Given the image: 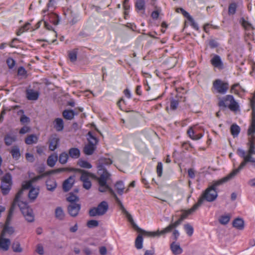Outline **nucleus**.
<instances>
[{
    "instance_id": "obj_1",
    "label": "nucleus",
    "mask_w": 255,
    "mask_h": 255,
    "mask_svg": "<svg viewBox=\"0 0 255 255\" xmlns=\"http://www.w3.org/2000/svg\"><path fill=\"white\" fill-rule=\"evenodd\" d=\"M14 204V208L17 205L25 219L29 222L34 221V216L32 210L28 207V203L24 201L22 198V190H19L16 193L14 200L11 205Z\"/></svg>"
},
{
    "instance_id": "obj_2",
    "label": "nucleus",
    "mask_w": 255,
    "mask_h": 255,
    "mask_svg": "<svg viewBox=\"0 0 255 255\" xmlns=\"http://www.w3.org/2000/svg\"><path fill=\"white\" fill-rule=\"evenodd\" d=\"M248 146L249 149L247 154L246 151L241 148H238L237 150V154L244 159L238 167L240 170L245 167L248 161H255L253 159V155H255V143L248 145Z\"/></svg>"
},
{
    "instance_id": "obj_3",
    "label": "nucleus",
    "mask_w": 255,
    "mask_h": 255,
    "mask_svg": "<svg viewBox=\"0 0 255 255\" xmlns=\"http://www.w3.org/2000/svg\"><path fill=\"white\" fill-rule=\"evenodd\" d=\"M218 197V192L216 189L212 187H208L203 192L201 195L198 199L196 204L199 207L203 204L204 201L209 202L214 201Z\"/></svg>"
},
{
    "instance_id": "obj_4",
    "label": "nucleus",
    "mask_w": 255,
    "mask_h": 255,
    "mask_svg": "<svg viewBox=\"0 0 255 255\" xmlns=\"http://www.w3.org/2000/svg\"><path fill=\"white\" fill-rule=\"evenodd\" d=\"M220 107H228L233 112H236L239 109L238 103L236 101L232 95H228L220 100L219 102Z\"/></svg>"
},
{
    "instance_id": "obj_5",
    "label": "nucleus",
    "mask_w": 255,
    "mask_h": 255,
    "mask_svg": "<svg viewBox=\"0 0 255 255\" xmlns=\"http://www.w3.org/2000/svg\"><path fill=\"white\" fill-rule=\"evenodd\" d=\"M74 172L81 174L80 180L83 182V187L86 190L90 189L92 186L90 178H94L95 176L93 173L81 169L75 168Z\"/></svg>"
},
{
    "instance_id": "obj_6",
    "label": "nucleus",
    "mask_w": 255,
    "mask_h": 255,
    "mask_svg": "<svg viewBox=\"0 0 255 255\" xmlns=\"http://www.w3.org/2000/svg\"><path fill=\"white\" fill-rule=\"evenodd\" d=\"M109 205L107 202L103 201L97 207L90 209L89 211V215L90 217L103 216L107 213Z\"/></svg>"
},
{
    "instance_id": "obj_7",
    "label": "nucleus",
    "mask_w": 255,
    "mask_h": 255,
    "mask_svg": "<svg viewBox=\"0 0 255 255\" xmlns=\"http://www.w3.org/2000/svg\"><path fill=\"white\" fill-rule=\"evenodd\" d=\"M14 204L11 205L9 209L8 214L7 215L6 221L5 222L3 228L0 233L2 236H5L6 234L11 235L14 232V228L10 226V223L14 210Z\"/></svg>"
},
{
    "instance_id": "obj_8",
    "label": "nucleus",
    "mask_w": 255,
    "mask_h": 255,
    "mask_svg": "<svg viewBox=\"0 0 255 255\" xmlns=\"http://www.w3.org/2000/svg\"><path fill=\"white\" fill-rule=\"evenodd\" d=\"M174 228L172 224H170L167 227L163 229L161 231L157 230L156 232H147L144 231L139 228V230H136L137 231L141 233L144 235L148 237H159L162 235H164L165 234L170 233Z\"/></svg>"
},
{
    "instance_id": "obj_9",
    "label": "nucleus",
    "mask_w": 255,
    "mask_h": 255,
    "mask_svg": "<svg viewBox=\"0 0 255 255\" xmlns=\"http://www.w3.org/2000/svg\"><path fill=\"white\" fill-rule=\"evenodd\" d=\"M12 178L9 173L5 174L1 179L0 189L3 195H7L11 189Z\"/></svg>"
},
{
    "instance_id": "obj_10",
    "label": "nucleus",
    "mask_w": 255,
    "mask_h": 255,
    "mask_svg": "<svg viewBox=\"0 0 255 255\" xmlns=\"http://www.w3.org/2000/svg\"><path fill=\"white\" fill-rule=\"evenodd\" d=\"M240 170L238 168L233 170L228 175L224 177L223 178L214 181L212 185H211V187H212L214 189H216L217 187L222 185L223 184L228 182V181L232 179L235 176L240 172Z\"/></svg>"
},
{
    "instance_id": "obj_11",
    "label": "nucleus",
    "mask_w": 255,
    "mask_h": 255,
    "mask_svg": "<svg viewBox=\"0 0 255 255\" xmlns=\"http://www.w3.org/2000/svg\"><path fill=\"white\" fill-rule=\"evenodd\" d=\"M255 93L253 99L251 100V106L252 109V121L248 130V135H254L255 133Z\"/></svg>"
},
{
    "instance_id": "obj_12",
    "label": "nucleus",
    "mask_w": 255,
    "mask_h": 255,
    "mask_svg": "<svg viewBox=\"0 0 255 255\" xmlns=\"http://www.w3.org/2000/svg\"><path fill=\"white\" fill-rule=\"evenodd\" d=\"M213 85L217 92L221 94H226L229 89V83L224 82L220 79H217L214 81Z\"/></svg>"
},
{
    "instance_id": "obj_13",
    "label": "nucleus",
    "mask_w": 255,
    "mask_h": 255,
    "mask_svg": "<svg viewBox=\"0 0 255 255\" xmlns=\"http://www.w3.org/2000/svg\"><path fill=\"white\" fill-rule=\"evenodd\" d=\"M114 198L116 202L120 206L121 209L122 210L123 213L126 216L128 222L130 223L133 228H134L135 230H139V228L134 223L131 215L125 208L122 202L118 197V196H116Z\"/></svg>"
},
{
    "instance_id": "obj_14",
    "label": "nucleus",
    "mask_w": 255,
    "mask_h": 255,
    "mask_svg": "<svg viewBox=\"0 0 255 255\" xmlns=\"http://www.w3.org/2000/svg\"><path fill=\"white\" fill-rule=\"evenodd\" d=\"M210 62L214 67L219 70H223L224 68V63L220 56L218 55H213V57L210 60Z\"/></svg>"
},
{
    "instance_id": "obj_15",
    "label": "nucleus",
    "mask_w": 255,
    "mask_h": 255,
    "mask_svg": "<svg viewBox=\"0 0 255 255\" xmlns=\"http://www.w3.org/2000/svg\"><path fill=\"white\" fill-rule=\"evenodd\" d=\"M60 139L57 134H52L49 138V149L51 151H54L59 144Z\"/></svg>"
},
{
    "instance_id": "obj_16",
    "label": "nucleus",
    "mask_w": 255,
    "mask_h": 255,
    "mask_svg": "<svg viewBox=\"0 0 255 255\" xmlns=\"http://www.w3.org/2000/svg\"><path fill=\"white\" fill-rule=\"evenodd\" d=\"M113 161L111 159L106 157H101L98 160L97 168L98 171L100 172L102 170H107L105 166H109L112 164Z\"/></svg>"
},
{
    "instance_id": "obj_17",
    "label": "nucleus",
    "mask_w": 255,
    "mask_h": 255,
    "mask_svg": "<svg viewBox=\"0 0 255 255\" xmlns=\"http://www.w3.org/2000/svg\"><path fill=\"white\" fill-rule=\"evenodd\" d=\"M98 173L100 174V176L98 178L99 184L105 185L106 184H107V181L110 179V173L108 172L107 170H102L100 172L98 171Z\"/></svg>"
},
{
    "instance_id": "obj_18",
    "label": "nucleus",
    "mask_w": 255,
    "mask_h": 255,
    "mask_svg": "<svg viewBox=\"0 0 255 255\" xmlns=\"http://www.w3.org/2000/svg\"><path fill=\"white\" fill-rule=\"evenodd\" d=\"M81 209V205L77 203H70L68 206V211L70 216L76 217Z\"/></svg>"
},
{
    "instance_id": "obj_19",
    "label": "nucleus",
    "mask_w": 255,
    "mask_h": 255,
    "mask_svg": "<svg viewBox=\"0 0 255 255\" xmlns=\"http://www.w3.org/2000/svg\"><path fill=\"white\" fill-rule=\"evenodd\" d=\"M75 175L70 176L63 182L62 187L64 192H67L71 189L75 183Z\"/></svg>"
},
{
    "instance_id": "obj_20",
    "label": "nucleus",
    "mask_w": 255,
    "mask_h": 255,
    "mask_svg": "<svg viewBox=\"0 0 255 255\" xmlns=\"http://www.w3.org/2000/svg\"><path fill=\"white\" fill-rule=\"evenodd\" d=\"M5 236L0 235V249L3 251H7L9 248L11 244L10 240L4 238Z\"/></svg>"
},
{
    "instance_id": "obj_21",
    "label": "nucleus",
    "mask_w": 255,
    "mask_h": 255,
    "mask_svg": "<svg viewBox=\"0 0 255 255\" xmlns=\"http://www.w3.org/2000/svg\"><path fill=\"white\" fill-rule=\"evenodd\" d=\"M3 140L6 146H10L17 140V136L12 133H8L4 135Z\"/></svg>"
},
{
    "instance_id": "obj_22",
    "label": "nucleus",
    "mask_w": 255,
    "mask_h": 255,
    "mask_svg": "<svg viewBox=\"0 0 255 255\" xmlns=\"http://www.w3.org/2000/svg\"><path fill=\"white\" fill-rule=\"evenodd\" d=\"M26 98L28 100L36 101L39 96V93L33 89H27L26 90Z\"/></svg>"
},
{
    "instance_id": "obj_23",
    "label": "nucleus",
    "mask_w": 255,
    "mask_h": 255,
    "mask_svg": "<svg viewBox=\"0 0 255 255\" xmlns=\"http://www.w3.org/2000/svg\"><path fill=\"white\" fill-rule=\"evenodd\" d=\"M195 128V126L194 127H190L187 130V134L191 138L192 140H197L201 138L203 136V134L202 133L195 134L196 133L195 130H194L193 128Z\"/></svg>"
},
{
    "instance_id": "obj_24",
    "label": "nucleus",
    "mask_w": 255,
    "mask_h": 255,
    "mask_svg": "<svg viewBox=\"0 0 255 255\" xmlns=\"http://www.w3.org/2000/svg\"><path fill=\"white\" fill-rule=\"evenodd\" d=\"M199 206L196 204H195L193 207L188 210H182L183 212L180 217L183 219H186L189 215L195 212L196 210L198 209Z\"/></svg>"
},
{
    "instance_id": "obj_25",
    "label": "nucleus",
    "mask_w": 255,
    "mask_h": 255,
    "mask_svg": "<svg viewBox=\"0 0 255 255\" xmlns=\"http://www.w3.org/2000/svg\"><path fill=\"white\" fill-rule=\"evenodd\" d=\"M170 249L172 253L175 255L181 254L183 252V250L179 244L176 243L175 242H173L170 245Z\"/></svg>"
},
{
    "instance_id": "obj_26",
    "label": "nucleus",
    "mask_w": 255,
    "mask_h": 255,
    "mask_svg": "<svg viewBox=\"0 0 255 255\" xmlns=\"http://www.w3.org/2000/svg\"><path fill=\"white\" fill-rule=\"evenodd\" d=\"M96 149V146L92 144H89L85 145L83 148V152L86 155H92Z\"/></svg>"
},
{
    "instance_id": "obj_27",
    "label": "nucleus",
    "mask_w": 255,
    "mask_h": 255,
    "mask_svg": "<svg viewBox=\"0 0 255 255\" xmlns=\"http://www.w3.org/2000/svg\"><path fill=\"white\" fill-rule=\"evenodd\" d=\"M10 153L13 159L18 160L20 157V149L17 145H14L12 147Z\"/></svg>"
},
{
    "instance_id": "obj_28",
    "label": "nucleus",
    "mask_w": 255,
    "mask_h": 255,
    "mask_svg": "<svg viewBox=\"0 0 255 255\" xmlns=\"http://www.w3.org/2000/svg\"><path fill=\"white\" fill-rule=\"evenodd\" d=\"M68 155L72 158L77 159L80 156V151L78 148L72 147L69 149Z\"/></svg>"
},
{
    "instance_id": "obj_29",
    "label": "nucleus",
    "mask_w": 255,
    "mask_h": 255,
    "mask_svg": "<svg viewBox=\"0 0 255 255\" xmlns=\"http://www.w3.org/2000/svg\"><path fill=\"white\" fill-rule=\"evenodd\" d=\"M38 137L34 134H31L25 138L24 141L26 144L30 145L37 142Z\"/></svg>"
},
{
    "instance_id": "obj_30",
    "label": "nucleus",
    "mask_w": 255,
    "mask_h": 255,
    "mask_svg": "<svg viewBox=\"0 0 255 255\" xmlns=\"http://www.w3.org/2000/svg\"><path fill=\"white\" fill-rule=\"evenodd\" d=\"M77 114L72 110H65L62 113L63 117L67 120H72L75 115Z\"/></svg>"
},
{
    "instance_id": "obj_31",
    "label": "nucleus",
    "mask_w": 255,
    "mask_h": 255,
    "mask_svg": "<svg viewBox=\"0 0 255 255\" xmlns=\"http://www.w3.org/2000/svg\"><path fill=\"white\" fill-rule=\"evenodd\" d=\"M233 226L239 230H243L244 228V221L241 218H236L233 222Z\"/></svg>"
},
{
    "instance_id": "obj_32",
    "label": "nucleus",
    "mask_w": 255,
    "mask_h": 255,
    "mask_svg": "<svg viewBox=\"0 0 255 255\" xmlns=\"http://www.w3.org/2000/svg\"><path fill=\"white\" fill-rule=\"evenodd\" d=\"M39 193V188L32 187L28 193V197L30 200H34Z\"/></svg>"
},
{
    "instance_id": "obj_33",
    "label": "nucleus",
    "mask_w": 255,
    "mask_h": 255,
    "mask_svg": "<svg viewBox=\"0 0 255 255\" xmlns=\"http://www.w3.org/2000/svg\"><path fill=\"white\" fill-rule=\"evenodd\" d=\"M58 160V156L56 154H52L50 155L47 159V165L52 167H53Z\"/></svg>"
},
{
    "instance_id": "obj_34",
    "label": "nucleus",
    "mask_w": 255,
    "mask_h": 255,
    "mask_svg": "<svg viewBox=\"0 0 255 255\" xmlns=\"http://www.w3.org/2000/svg\"><path fill=\"white\" fill-rule=\"evenodd\" d=\"M46 185L48 190L53 191L57 187V183L54 179H49L46 181Z\"/></svg>"
},
{
    "instance_id": "obj_35",
    "label": "nucleus",
    "mask_w": 255,
    "mask_h": 255,
    "mask_svg": "<svg viewBox=\"0 0 255 255\" xmlns=\"http://www.w3.org/2000/svg\"><path fill=\"white\" fill-rule=\"evenodd\" d=\"M87 140L89 144H92L95 146H96L99 140L98 138L95 137L92 133V131H89L87 135Z\"/></svg>"
},
{
    "instance_id": "obj_36",
    "label": "nucleus",
    "mask_w": 255,
    "mask_h": 255,
    "mask_svg": "<svg viewBox=\"0 0 255 255\" xmlns=\"http://www.w3.org/2000/svg\"><path fill=\"white\" fill-rule=\"evenodd\" d=\"M54 128L57 131H62L64 128V122L62 119L56 118L55 120Z\"/></svg>"
},
{
    "instance_id": "obj_37",
    "label": "nucleus",
    "mask_w": 255,
    "mask_h": 255,
    "mask_svg": "<svg viewBox=\"0 0 255 255\" xmlns=\"http://www.w3.org/2000/svg\"><path fill=\"white\" fill-rule=\"evenodd\" d=\"M75 170V168H68V167H63V168H57L56 169H54L49 171H47L48 173H49V175L53 174V173H57L62 172H74V171Z\"/></svg>"
},
{
    "instance_id": "obj_38",
    "label": "nucleus",
    "mask_w": 255,
    "mask_h": 255,
    "mask_svg": "<svg viewBox=\"0 0 255 255\" xmlns=\"http://www.w3.org/2000/svg\"><path fill=\"white\" fill-rule=\"evenodd\" d=\"M240 127L236 124H233L230 128V131L234 137H237L240 132Z\"/></svg>"
},
{
    "instance_id": "obj_39",
    "label": "nucleus",
    "mask_w": 255,
    "mask_h": 255,
    "mask_svg": "<svg viewBox=\"0 0 255 255\" xmlns=\"http://www.w3.org/2000/svg\"><path fill=\"white\" fill-rule=\"evenodd\" d=\"M115 188L119 195H122L124 193L125 189V185L122 181H119L115 184Z\"/></svg>"
},
{
    "instance_id": "obj_40",
    "label": "nucleus",
    "mask_w": 255,
    "mask_h": 255,
    "mask_svg": "<svg viewBox=\"0 0 255 255\" xmlns=\"http://www.w3.org/2000/svg\"><path fill=\"white\" fill-rule=\"evenodd\" d=\"M49 20L54 25H57L59 22V18L57 14L54 13H50L48 14Z\"/></svg>"
},
{
    "instance_id": "obj_41",
    "label": "nucleus",
    "mask_w": 255,
    "mask_h": 255,
    "mask_svg": "<svg viewBox=\"0 0 255 255\" xmlns=\"http://www.w3.org/2000/svg\"><path fill=\"white\" fill-rule=\"evenodd\" d=\"M69 155L66 152L64 151L60 154L59 156V162L62 164H64L67 162L69 158Z\"/></svg>"
},
{
    "instance_id": "obj_42",
    "label": "nucleus",
    "mask_w": 255,
    "mask_h": 255,
    "mask_svg": "<svg viewBox=\"0 0 255 255\" xmlns=\"http://www.w3.org/2000/svg\"><path fill=\"white\" fill-rule=\"evenodd\" d=\"M64 213L62 208L59 207L55 210V217L60 220H63L64 218Z\"/></svg>"
},
{
    "instance_id": "obj_43",
    "label": "nucleus",
    "mask_w": 255,
    "mask_h": 255,
    "mask_svg": "<svg viewBox=\"0 0 255 255\" xmlns=\"http://www.w3.org/2000/svg\"><path fill=\"white\" fill-rule=\"evenodd\" d=\"M143 238L141 235H138L135 241V247L137 250L142 248Z\"/></svg>"
},
{
    "instance_id": "obj_44",
    "label": "nucleus",
    "mask_w": 255,
    "mask_h": 255,
    "mask_svg": "<svg viewBox=\"0 0 255 255\" xmlns=\"http://www.w3.org/2000/svg\"><path fill=\"white\" fill-rule=\"evenodd\" d=\"M231 216L229 214L222 215L220 217L219 222L222 225H226L229 222Z\"/></svg>"
},
{
    "instance_id": "obj_45",
    "label": "nucleus",
    "mask_w": 255,
    "mask_h": 255,
    "mask_svg": "<svg viewBox=\"0 0 255 255\" xmlns=\"http://www.w3.org/2000/svg\"><path fill=\"white\" fill-rule=\"evenodd\" d=\"M145 4V0H136L135 2V6L138 10H144Z\"/></svg>"
},
{
    "instance_id": "obj_46",
    "label": "nucleus",
    "mask_w": 255,
    "mask_h": 255,
    "mask_svg": "<svg viewBox=\"0 0 255 255\" xmlns=\"http://www.w3.org/2000/svg\"><path fill=\"white\" fill-rule=\"evenodd\" d=\"M79 200V197L74 195L72 192L70 193L69 196L67 198V200L70 203H76Z\"/></svg>"
},
{
    "instance_id": "obj_47",
    "label": "nucleus",
    "mask_w": 255,
    "mask_h": 255,
    "mask_svg": "<svg viewBox=\"0 0 255 255\" xmlns=\"http://www.w3.org/2000/svg\"><path fill=\"white\" fill-rule=\"evenodd\" d=\"M12 249L13 252L16 253H21L22 251L20 247V243L18 242H14L12 245Z\"/></svg>"
},
{
    "instance_id": "obj_48",
    "label": "nucleus",
    "mask_w": 255,
    "mask_h": 255,
    "mask_svg": "<svg viewBox=\"0 0 255 255\" xmlns=\"http://www.w3.org/2000/svg\"><path fill=\"white\" fill-rule=\"evenodd\" d=\"M184 229L189 236H191L193 235L194 229L193 227L189 224H185L184 226Z\"/></svg>"
},
{
    "instance_id": "obj_49",
    "label": "nucleus",
    "mask_w": 255,
    "mask_h": 255,
    "mask_svg": "<svg viewBox=\"0 0 255 255\" xmlns=\"http://www.w3.org/2000/svg\"><path fill=\"white\" fill-rule=\"evenodd\" d=\"M79 166L82 168L90 169L92 167V165L87 161L81 160L78 162Z\"/></svg>"
},
{
    "instance_id": "obj_50",
    "label": "nucleus",
    "mask_w": 255,
    "mask_h": 255,
    "mask_svg": "<svg viewBox=\"0 0 255 255\" xmlns=\"http://www.w3.org/2000/svg\"><path fill=\"white\" fill-rule=\"evenodd\" d=\"M237 9V4L236 3L233 2L230 4L228 8V13L230 15L234 14L235 13Z\"/></svg>"
},
{
    "instance_id": "obj_51",
    "label": "nucleus",
    "mask_w": 255,
    "mask_h": 255,
    "mask_svg": "<svg viewBox=\"0 0 255 255\" xmlns=\"http://www.w3.org/2000/svg\"><path fill=\"white\" fill-rule=\"evenodd\" d=\"M87 226L89 228H94L99 226V222L95 220H89L87 223Z\"/></svg>"
},
{
    "instance_id": "obj_52",
    "label": "nucleus",
    "mask_w": 255,
    "mask_h": 255,
    "mask_svg": "<svg viewBox=\"0 0 255 255\" xmlns=\"http://www.w3.org/2000/svg\"><path fill=\"white\" fill-rule=\"evenodd\" d=\"M49 175V173L46 172L43 174L39 175L34 177L33 178H31L30 179V180L33 183L37 181V180H40V179H42V178L44 177L45 176H48Z\"/></svg>"
},
{
    "instance_id": "obj_53",
    "label": "nucleus",
    "mask_w": 255,
    "mask_h": 255,
    "mask_svg": "<svg viewBox=\"0 0 255 255\" xmlns=\"http://www.w3.org/2000/svg\"><path fill=\"white\" fill-rule=\"evenodd\" d=\"M20 122L21 124H29L30 122V119L29 117H27L25 115H22L19 118Z\"/></svg>"
},
{
    "instance_id": "obj_54",
    "label": "nucleus",
    "mask_w": 255,
    "mask_h": 255,
    "mask_svg": "<svg viewBox=\"0 0 255 255\" xmlns=\"http://www.w3.org/2000/svg\"><path fill=\"white\" fill-rule=\"evenodd\" d=\"M32 181L30 180L28 181L25 182L24 184L22 185V189L20 190H22V193H23V190L25 189H28L29 188H31L32 184Z\"/></svg>"
},
{
    "instance_id": "obj_55",
    "label": "nucleus",
    "mask_w": 255,
    "mask_h": 255,
    "mask_svg": "<svg viewBox=\"0 0 255 255\" xmlns=\"http://www.w3.org/2000/svg\"><path fill=\"white\" fill-rule=\"evenodd\" d=\"M6 62L9 69H12L15 65V61L10 57L6 59Z\"/></svg>"
},
{
    "instance_id": "obj_56",
    "label": "nucleus",
    "mask_w": 255,
    "mask_h": 255,
    "mask_svg": "<svg viewBox=\"0 0 255 255\" xmlns=\"http://www.w3.org/2000/svg\"><path fill=\"white\" fill-rule=\"evenodd\" d=\"M163 165L161 162H159L157 163L156 166V172L158 176L161 177L162 174Z\"/></svg>"
},
{
    "instance_id": "obj_57",
    "label": "nucleus",
    "mask_w": 255,
    "mask_h": 255,
    "mask_svg": "<svg viewBox=\"0 0 255 255\" xmlns=\"http://www.w3.org/2000/svg\"><path fill=\"white\" fill-rule=\"evenodd\" d=\"M179 103L177 100L172 99L170 101V108L173 110H175L177 109Z\"/></svg>"
},
{
    "instance_id": "obj_58",
    "label": "nucleus",
    "mask_w": 255,
    "mask_h": 255,
    "mask_svg": "<svg viewBox=\"0 0 255 255\" xmlns=\"http://www.w3.org/2000/svg\"><path fill=\"white\" fill-rule=\"evenodd\" d=\"M69 57L71 62H74L77 59V52L72 51L69 53Z\"/></svg>"
},
{
    "instance_id": "obj_59",
    "label": "nucleus",
    "mask_w": 255,
    "mask_h": 255,
    "mask_svg": "<svg viewBox=\"0 0 255 255\" xmlns=\"http://www.w3.org/2000/svg\"><path fill=\"white\" fill-rule=\"evenodd\" d=\"M30 131V127H27V126H23L19 130V133L20 134H24L25 133L29 132Z\"/></svg>"
},
{
    "instance_id": "obj_60",
    "label": "nucleus",
    "mask_w": 255,
    "mask_h": 255,
    "mask_svg": "<svg viewBox=\"0 0 255 255\" xmlns=\"http://www.w3.org/2000/svg\"><path fill=\"white\" fill-rule=\"evenodd\" d=\"M191 23V25L196 30H198L199 27L198 24L195 22L192 17H190L188 19Z\"/></svg>"
},
{
    "instance_id": "obj_61",
    "label": "nucleus",
    "mask_w": 255,
    "mask_h": 255,
    "mask_svg": "<svg viewBox=\"0 0 255 255\" xmlns=\"http://www.w3.org/2000/svg\"><path fill=\"white\" fill-rule=\"evenodd\" d=\"M239 86H240V84L239 83H236V84H235L233 85H232V86L231 87V92L235 94H238L239 92L236 89V88H237V87H239Z\"/></svg>"
},
{
    "instance_id": "obj_62",
    "label": "nucleus",
    "mask_w": 255,
    "mask_h": 255,
    "mask_svg": "<svg viewBox=\"0 0 255 255\" xmlns=\"http://www.w3.org/2000/svg\"><path fill=\"white\" fill-rule=\"evenodd\" d=\"M99 190L101 192H106V191L108 190V188H109V186L107 184H106L105 185H102L101 184H99Z\"/></svg>"
},
{
    "instance_id": "obj_63",
    "label": "nucleus",
    "mask_w": 255,
    "mask_h": 255,
    "mask_svg": "<svg viewBox=\"0 0 255 255\" xmlns=\"http://www.w3.org/2000/svg\"><path fill=\"white\" fill-rule=\"evenodd\" d=\"M209 46L211 48H214L218 46V43L215 40H211L209 43Z\"/></svg>"
},
{
    "instance_id": "obj_64",
    "label": "nucleus",
    "mask_w": 255,
    "mask_h": 255,
    "mask_svg": "<svg viewBox=\"0 0 255 255\" xmlns=\"http://www.w3.org/2000/svg\"><path fill=\"white\" fill-rule=\"evenodd\" d=\"M25 157L27 160L31 162H33L34 160V156L31 153H26L25 154Z\"/></svg>"
}]
</instances>
